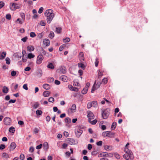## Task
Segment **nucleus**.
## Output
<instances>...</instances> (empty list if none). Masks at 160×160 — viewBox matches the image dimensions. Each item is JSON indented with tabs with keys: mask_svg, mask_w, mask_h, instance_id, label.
I'll return each mask as SVG.
<instances>
[{
	"mask_svg": "<svg viewBox=\"0 0 160 160\" xmlns=\"http://www.w3.org/2000/svg\"><path fill=\"white\" fill-rule=\"evenodd\" d=\"M115 157L116 158L118 159H119L120 158V155L117 153H116L115 154Z\"/></svg>",
	"mask_w": 160,
	"mask_h": 160,
	"instance_id": "obj_56",
	"label": "nucleus"
},
{
	"mask_svg": "<svg viewBox=\"0 0 160 160\" xmlns=\"http://www.w3.org/2000/svg\"><path fill=\"white\" fill-rule=\"evenodd\" d=\"M49 36L50 38H52L54 36V33L53 32H50Z\"/></svg>",
	"mask_w": 160,
	"mask_h": 160,
	"instance_id": "obj_42",
	"label": "nucleus"
},
{
	"mask_svg": "<svg viewBox=\"0 0 160 160\" xmlns=\"http://www.w3.org/2000/svg\"><path fill=\"white\" fill-rule=\"evenodd\" d=\"M42 113V112L40 110H37L36 111V114L37 115H40Z\"/></svg>",
	"mask_w": 160,
	"mask_h": 160,
	"instance_id": "obj_34",
	"label": "nucleus"
},
{
	"mask_svg": "<svg viewBox=\"0 0 160 160\" xmlns=\"http://www.w3.org/2000/svg\"><path fill=\"white\" fill-rule=\"evenodd\" d=\"M108 79L107 78H104L102 80V82L104 84H106L108 82Z\"/></svg>",
	"mask_w": 160,
	"mask_h": 160,
	"instance_id": "obj_36",
	"label": "nucleus"
},
{
	"mask_svg": "<svg viewBox=\"0 0 160 160\" xmlns=\"http://www.w3.org/2000/svg\"><path fill=\"white\" fill-rule=\"evenodd\" d=\"M62 30V28L60 27L56 28V31L58 33H60Z\"/></svg>",
	"mask_w": 160,
	"mask_h": 160,
	"instance_id": "obj_43",
	"label": "nucleus"
},
{
	"mask_svg": "<svg viewBox=\"0 0 160 160\" xmlns=\"http://www.w3.org/2000/svg\"><path fill=\"white\" fill-rule=\"evenodd\" d=\"M124 151L126 153H130V152H132V151L129 150L128 148V147H125L124 149Z\"/></svg>",
	"mask_w": 160,
	"mask_h": 160,
	"instance_id": "obj_33",
	"label": "nucleus"
},
{
	"mask_svg": "<svg viewBox=\"0 0 160 160\" xmlns=\"http://www.w3.org/2000/svg\"><path fill=\"white\" fill-rule=\"evenodd\" d=\"M94 84H95V86L96 87V88H99L101 84V83L100 82H98L96 84V82H95Z\"/></svg>",
	"mask_w": 160,
	"mask_h": 160,
	"instance_id": "obj_37",
	"label": "nucleus"
},
{
	"mask_svg": "<svg viewBox=\"0 0 160 160\" xmlns=\"http://www.w3.org/2000/svg\"><path fill=\"white\" fill-rule=\"evenodd\" d=\"M21 7V5L16 3L11 2L10 3V9L12 11H15L17 9L20 8Z\"/></svg>",
	"mask_w": 160,
	"mask_h": 160,
	"instance_id": "obj_2",
	"label": "nucleus"
},
{
	"mask_svg": "<svg viewBox=\"0 0 160 160\" xmlns=\"http://www.w3.org/2000/svg\"><path fill=\"white\" fill-rule=\"evenodd\" d=\"M40 24L42 26H45L46 25V23L44 21L42 20L40 22Z\"/></svg>",
	"mask_w": 160,
	"mask_h": 160,
	"instance_id": "obj_46",
	"label": "nucleus"
},
{
	"mask_svg": "<svg viewBox=\"0 0 160 160\" xmlns=\"http://www.w3.org/2000/svg\"><path fill=\"white\" fill-rule=\"evenodd\" d=\"M30 36L31 37L34 38L36 36V35L35 32H32L30 33Z\"/></svg>",
	"mask_w": 160,
	"mask_h": 160,
	"instance_id": "obj_47",
	"label": "nucleus"
},
{
	"mask_svg": "<svg viewBox=\"0 0 160 160\" xmlns=\"http://www.w3.org/2000/svg\"><path fill=\"white\" fill-rule=\"evenodd\" d=\"M16 74V72L15 71H12L11 72V75L12 76H14Z\"/></svg>",
	"mask_w": 160,
	"mask_h": 160,
	"instance_id": "obj_54",
	"label": "nucleus"
},
{
	"mask_svg": "<svg viewBox=\"0 0 160 160\" xmlns=\"http://www.w3.org/2000/svg\"><path fill=\"white\" fill-rule=\"evenodd\" d=\"M73 85L74 86H80V84L77 81H74L73 82Z\"/></svg>",
	"mask_w": 160,
	"mask_h": 160,
	"instance_id": "obj_39",
	"label": "nucleus"
},
{
	"mask_svg": "<svg viewBox=\"0 0 160 160\" xmlns=\"http://www.w3.org/2000/svg\"><path fill=\"white\" fill-rule=\"evenodd\" d=\"M97 89V88H96V87L95 86V84H94L92 89L91 92L93 93L94 92V91H95Z\"/></svg>",
	"mask_w": 160,
	"mask_h": 160,
	"instance_id": "obj_45",
	"label": "nucleus"
},
{
	"mask_svg": "<svg viewBox=\"0 0 160 160\" xmlns=\"http://www.w3.org/2000/svg\"><path fill=\"white\" fill-rule=\"evenodd\" d=\"M78 65L79 68H81L83 69H84L85 68V66L82 62L78 63Z\"/></svg>",
	"mask_w": 160,
	"mask_h": 160,
	"instance_id": "obj_21",
	"label": "nucleus"
},
{
	"mask_svg": "<svg viewBox=\"0 0 160 160\" xmlns=\"http://www.w3.org/2000/svg\"><path fill=\"white\" fill-rule=\"evenodd\" d=\"M39 104L38 102H36L34 105L33 107L36 109L39 107Z\"/></svg>",
	"mask_w": 160,
	"mask_h": 160,
	"instance_id": "obj_50",
	"label": "nucleus"
},
{
	"mask_svg": "<svg viewBox=\"0 0 160 160\" xmlns=\"http://www.w3.org/2000/svg\"><path fill=\"white\" fill-rule=\"evenodd\" d=\"M15 128L13 127H11L9 129V131L10 132L13 133L15 132Z\"/></svg>",
	"mask_w": 160,
	"mask_h": 160,
	"instance_id": "obj_26",
	"label": "nucleus"
},
{
	"mask_svg": "<svg viewBox=\"0 0 160 160\" xmlns=\"http://www.w3.org/2000/svg\"><path fill=\"white\" fill-rule=\"evenodd\" d=\"M6 54L5 52H3L0 56V59H3L5 57Z\"/></svg>",
	"mask_w": 160,
	"mask_h": 160,
	"instance_id": "obj_23",
	"label": "nucleus"
},
{
	"mask_svg": "<svg viewBox=\"0 0 160 160\" xmlns=\"http://www.w3.org/2000/svg\"><path fill=\"white\" fill-rule=\"evenodd\" d=\"M34 57L35 55L32 53H29L28 55V58L29 59H31L34 58Z\"/></svg>",
	"mask_w": 160,
	"mask_h": 160,
	"instance_id": "obj_30",
	"label": "nucleus"
},
{
	"mask_svg": "<svg viewBox=\"0 0 160 160\" xmlns=\"http://www.w3.org/2000/svg\"><path fill=\"white\" fill-rule=\"evenodd\" d=\"M91 120H89V122L92 125L95 124L97 122V120L96 119H94L93 120L91 121Z\"/></svg>",
	"mask_w": 160,
	"mask_h": 160,
	"instance_id": "obj_32",
	"label": "nucleus"
},
{
	"mask_svg": "<svg viewBox=\"0 0 160 160\" xmlns=\"http://www.w3.org/2000/svg\"><path fill=\"white\" fill-rule=\"evenodd\" d=\"M102 141H100L99 142H97L96 144L98 146H101L102 144Z\"/></svg>",
	"mask_w": 160,
	"mask_h": 160,
	"instance_id": "obj_59",
	"label": "nucleus"
},
{
	"mask_svg": "<svg viewBox=\"0 0 160 160\" xmlns=\"http://www.w3.org/2000/svg\"><path fill=\"white\" fill-rule=\"evenodd\" d=\"M104 148L106 150H110L112 149V147L111 146L105 145L104 146Z\"/></svg>",
	"mask_w": 160,
	"mask_h": 160,
	"instance_id": "obj_22",
	"label": "nucleus"
},
{
	"mask_svg": "<svg viewBox=\"0 0 160 160\" xmlns=\"http://www.w3.org/2000/svg\"><path fill=\"white\" fill-rule=\"evenodd\" d=\"M123 158L126 160H132L134 158V157L132 152L126 153L123 155Z\"/></svg>",
	"mask_w": 160,
	"mask_h": 160,
	"instance_id": "obj_4",
	"label": "nucleus"
},
{
	"mask_svg": "<svg viewBox=\"0 0 160 160\" xmlns=\"http://www.w3.org/2000/svg\"><path fill=\"white\" fill-rule=\"evenodd\" d=\"M24 155L23 154H21L20 156V159L21 160H23L24 159Z\"/></svg>",
	"mask_w": 160,
	"mask_h": 160,
	"instance_id": "obj_55",
	"label": "nucleus"
},
{
	"mask_svg": "<svg viewBox=\"0 0 160 160\" xmlns=\"http://www.w3.org/2000/svg\"><path fill=\"white\" fill-rule=\"evenodd\" d=\"M43 57L42 55L41 54H40L37 57V64L38 65H39L40 64H41L42 63V61L43 60Z\"/></svg>",
	"mask_w": 160,
	"mask_h": 160,
	"instance_id": "obj_5",
	"label": "nucleus"
},
{
	"mask_svg": "<svg viewBox=\"0 0 160 160\" xmlns=\"http://www.w3.org/2000/svg\"><path fill=\"white\" fill-rule=\"evenodd\" d=\"M43 145L44 147V149L47 150L48 148V144L47 142H44L43 143Z\"/></svg>",
	"mask_w": 160,
	"mask_h": 160,
	"instance_id": "obj_24",
	"label": "nucleus"
},
{
	"mask_svg": "<svg viewBox=\"0 0 160 160\" xmlns=\"http://www.w3.org/2000/svg\"><path fill=\"white\" fill-rule=\"evenodd\" d=\"M109 111L107 109L105 110L102 113V117L103 119H106L108 118L109 114Z\"/></svg>",
	"mask_w": 160,
	"mask_h": 160,
	"instance_id": "obj_6",
	"label": "nucleus"
},
{
	"mask_svg": "<svg viewBox=\"0 0 160 160\" xmlns=\"http://www.w3.org/2000/svg\"><path fill=\"white\" fill-rule=\"evenodd\" d=\"M45 16L47 17V21L48 23H50L53 19L54 14L52 9H48L46 10L44 13Z\"/></svg>",
	"mask_w": 160,
	"mask_h": 160,
	"instance_id": "obj_1",
	"label": "nucleus"
},
{
	"mask_svg": "<svg viewBox=\"0 0 160 160\" xmlns=\"http://www.w3.org/2000/svg\"><path fill=\"white\" fill-rule=\"evenodd\" d=\"M6 147V146L4 144H1L0 145V149L2 150L4 149Z\"/></svg>",
	"mask_w": 160,
	"mask_h": 160,
	"instance_id": "obj_52",
	"label": "nucleus"
},
{
	"mask_svg": "<svg viewBox=\"0 0 160 160\" xmlns=\"http://www.w3.org/2000/svg\"><path fill=\"white\" fill-rule=\"evenodd\" d=\"M66 47V45L65 44H62L60 46L59 48V51H62Z\"/></svg>",
	"mask_w": 160,
	"mask_h": 160,
	"instance_id": "obj_28",
	"label": "nucleus"
},
{
	"mask_svg": "<svg viewBox=\"0 0 160 160\" xmlns=\"http://www.w3.org/2000/svg\"><path fill=\"white\" fill-rule=\"evenodd\" d=\"M116 123L115 122H114L112 123V126H111V128L112 130H114L116 126Z\"/></svg>",
	"mask_w": 160,
	"mask_h": 160,
	"instance_id": "obj_31",
	"label": "nucleus"
},
{
	"mask_svg": "<svg viewBox=\"0 0 160 160\" xmlns=\"http://www.w3.org/2000/svg\"><path fill=\"white\" fill-rule=\"evenodd\" d=\"M28 39V38H27L26 37H24V38H22V39H21V40L23 42H25Z\"/></svg>",
	"mask_w": 160,
	"mask_h": 160,
	"instance_id": "obj_64",
	"label": "nucleus"
},
{
	"mask_svg": "<svg viewBox=\"0 0 160 160\" xmlns=\"http://www.w3.org/2000/svg\"><path fill=\"white\" fill-rule=\"evenodd\" d=\"M6 63L8 64H10V59L8 58H7L6 59Z\"/></svg>",
	"mask_w": 160,
	"mask_h": 160,
	"instance_id": "obj_51",
	"label": "nucleus"
},
{
	"mask_svg": "<svg viewBox=\"0 0 160 160\" xmlns=\"http://www.w3.org/2000/svg\"><path fill=\"white\" fill-rule=\"evenodd\" d=\"M16 22L19 23L20 24H22V21H21L19 18H18L16 21Z\"/></svg>",
	"mask_w": 160,
	"mask_h": 160,
	"instance_id": "obj_53",
	"label": "nucleus"
},
{
	"mask_svg": "<svg viewBox=\"0 0 160 160\" xmlns=\"http://www.w3.org/2000/svg\"><path fill=\"white\" fill-rule=\"evenodd\" d=\"M82 132V131L79 128H78L75 129V133L76 135L78 137H79L80 136Z\"/></svg>",
	"mask_w": 160,
	"mask_h": 160,
	"instance_id": "obj_9",
	"label": "nucleus"
},
{
	"mask_svg": "<svg viewBox=\"0 0 160 160\" xmlns=\"http://www.w3.org/2000/svg\"><path fill=\"white\" fill-rule=\"evenodd\" d=\"M99 59L96 58L95 59V64L96 67H98L99 63Z\"/></svg>",
	"mask_w": 160,
	"mask_h": 160,
	"instance_id": "obj_38",
	"label": "nucleus"
},
{
	"mask_svg": "<svg viewBox=\"0 0 160 160\" xmlns=\"http://www.w3.org/2000/svg\"><path fill=\"white\" fill-rule=\"evenodd\" d=\"M79 58L80 61L82 62L84 60V57L83 52H80L79 55Z\"/></svg>",
	"mask_w": 160,
	"mask_h": 160,
	"instance_id": "obj_14",
	"label": "nucleus"
},
{
	"mask_svg": "<svg viewBox=\"0 0 160 160\" xmlns=\"http://www.w3.org/2000/svg\"><path fill=\"white\" fill-rule=\"evenodd\" d=\"M34 151V148L32 147H30L29 149V151L31 152H33Z\"/></svg>",
	"mask_w": 160,
	"mask_h": 160,
	"instance_id": "obj_62",
	"label": "nucleus"
},
{
	"mask_svg": "<svg viewBox=\"0 0 160 160\" xmlns=\"http://www.w3.org/2000/svg\"><path fill=\"white\" fill-rule=\"evenodd\" d=\"M104 71L101 70H99L98 73V76L99 78H101L102 75H103V72Z\"/></svg>",
	"mask_w": 160,
	"mask_h": 160,
	"instance_id": "obj_27",
	"label": "nucleus"
},
{
	"mask_svg": "<svg viewBox=\"0 0 160 160\" xmlns=\"http://www.w3.org/2000/svg\"><path fill=\"white\" fill-rule=\"evenodd\" d=\"M4 5V2H3L1 1L0 2V9Z\"/></svg>",
	"mask_w": 160,
	"mask_h": 160,
	"instance_id": "obj_60",
	"label": "nucleus"
},
{
	"mask_svg": "<svg viewBox=\"0 0 160 160\" xmlns=\"http://www.w3.org/2000/svg\"><path fill=\"white\" fill-rule=\"evenodd\" d=\"M65 121L66 123H69L71 122V119L69 118H66L65 119Z\"/></svg>",
	"mask_w": 160,
	"mask_h": 160,
	"instance_id": "obj_29",
	"label": "nucleus"
},
{
	"mask_svg": "<svg viewBox=\"0 0 160 160\" xmlns=\"http://www.w3.org/2000/svg\"><path fill=\"white\" fill-rule=\"evenodd\" d=\"M92 106V102H88L87 105V107L88 108H90Z\"/></svg>",
	"mask_w": 160,
	"mask_h": 160,
	"instance_id": "obj_41",
	"label": "nucleus"
},
{
	"mask_svg": "<svg viewBox=\"0 0 160 160\" xmlns=\"http://www.w3.org/2000/svg\"><path fill=\"white\" fill-rule=\"evenodd\" d=\"M76 107L75 104H73L72 105L71 107L69 108L68 110V112L69 113H72L74 112L75 111Z\"/></svg>",
	"mask_w": 160,
	"mask_h": 160,
	"instance_id": "obj_10",
	"label": "nucleus"
},
{
	"mask_svg": "<svg viewBox=\"0 0 160 160\" xmlns=\"http://www.w3.org/2000/svg\"><path fill=\"white\" fill-rule=\"evenodd\" d=\"M54 100V98L52 97H50L48 99V101L51 102H53Z\"/></svg>",
	"mask_w": 160,
	"mask_h": 160,
	"instance_id": "obj_49",
	"label": "nucleus"
},
{
	"mask_svg": "<svg viewBox=\"0 0 160 160\" xmlns=\"http://www.w3.org/2000/svg\"><path fill=\"white\" fill-rule=\"evenodd\" d=\"M87 117L89 119V120L93 119L94 118V116L92 112L90 111L87 112Z\"/></svg>",
	"mask_w": 160,
	"mask_h": 160,
	"instance_id": "obj_8",
	"label": "nucleus"
},
{
	"mask_svg": "<svg viewBox=\"0 0 160 160\" xmlns=\"http://www.w3.org/2000/svg\"><path fill=\"white\" fill-rule=\"evenodd\" d=\"M50 92L49 91H46L43 92L42 95L45 97H48L50 95Z\"/></svg>",
	"mask_w": 160,
	"mask_h": 160,
	"instance_id": "obj_20",
	"label": "nucleus"
},
{
	"mask_svg": "<svg viewBox=\"0 0 160 160\" xmlns=\"http://www.w3.org/2000/svg\"><path fill=\"white\" fill-rule=\"evenodd\" d=\"M88 89L87 88H84L83 90L82 91V93L83 94H86L87 92Z\"/></svg>",
	"mask_w": 160,
	"mask_h": 160,
	"instance_id": "obj_35",
	"label": "nucleus"
},
{
	"mask_svg": "<svg viewBox=\"0 0 160 160\" xmlns=\"http://www.w3.org/2000/svg\"><path fill=\"white\" fill-rule=\"evenodd\" d=\"M27 50L29 52H32L34 50V48L32 45L28 46L27 47Z\"/></svg>",
	"mask_w": 160,
	"mask_h": 160,
	"instance_id": "obj_17",
	"label": "nucleus"
},
{
	"mask_svg": "<svg viewBox=\"0 0 160 160\" xmlns=\"http://www.w3.org/2000/svg\"><path fill=\"white\" fill-rule=\"evenodd\" d=\"M11 119L9 117H5L3 119L4 123L6 125H9L11 122Z\"/></svg>",
	"mask_w": 160,
	"mask_h": 160,
	"instance_id": "obj_7",
	"label": "nucleus"
},
{
	"mask_svg": "<svg viewBox=\"0 0 160 160\" xmlns=\"http://www.w3.org/2000/svg\"><path fill=\"white\" fill-rule=\"evenodd\" d=\"M60 79L64 82H67L68 80V77L65 75H62L60 77Z\"/></svg>",
	"mask_w": 160,
	"mask_h": 160,
	"instance_id": "obj_15",
	"label": "nucleus"
},
{
	"mask_svg": "<svg viewBox=\"0 0 160 160\" xmlns=\"http://www.w3.org/2000/svg\"><path fill=\"white\" fill-rule=\"evenodd\" d=\"M47 67L51 69H53L54 68V67L52 63H49L47 66Z\"/></svg>",
	"mask_w": 160,
	"mask_h": 160,
	"instance_id": "obj_25",
	"label": "nucleus"
},
{
	"mask_svg": "<svg viewBox=\"0 0 160 160\" xmlns=\"http://www.w3.org/2000/svg\"><path fill=\"white\" fill-rule=\"evenodd\" d=\"M63 42H68L70 41V39L68 38H66L63 40Z\"/></svg>",
	"mask_w": 160,
	"mask_h": 160,
	"instance_id": "obj_40",
	"label": "nucleus"
},
{
	"mask_svg": "<svg viewBox=\"0 0 160 160\" xmlns=\"http://www.w3.org/2000/svg\"><path fill=\"white\" fill-rule=\"evenodd\" d=\"M8 88L6 86H4L2 88V91L4 93H7L8 91Z\"/></svg>",
	"mask_w": 160,
	"mask_h": 160,
	"instance_id": "obj_19",
	"label": "nucleus"
},
{
	"mask_svg": "<svg viewBox=\"0 0 160 160\" xmlns=\"http://www.w3.org/2000/svg\"><path fill=\"white\" fill-rule=\"evenodd\" d=\"M43 43L45 46H48L50 45V41L48 39H45L43 41Z\"/></svg>",
	"mask_w": 160,
	"mask_h": 160,
	"instance_id": "obj_16",
	"label": "nucleus"
},
{
	"mask_svg": "<svg viewBox=\"0 0 160 160\" xmlns=\"http://www.w3.org/2000/svg\"><path fill=\"white\" fill-rule=\"evenodd\" d=\"M42 87L46 90H48L50 88V86L48 84H44L43 85Z\"/></svg>",
	"mask_w": 160,
	"mask_h": 160,
	"instance_id": "obj_18",
	"label": "nucleus"
},
{
	"mask_svg": "<svg viewBox=\"0 0 160 160\" xmlns=\"http://www.w3.org/2000/svg\"><path fill=\"white\" fill-rule=\"evenodd\" d=\"M92 106L94 107H96L97 106L98 103L96 101H93L92 102Z\"/></svg>",
	"mask_w": 160,
	"mask_h": 160,
	"instance_id": "obj_44",
	"label": "nucleus"
},
{
	"mask_svg": "<svg viewBox=\"0 0 160 160\" xmlns=\"http://www.w3.org/2000/svg\"><path fill=\"white\" fill-rule=\"evenodd\" d=\"M42 144H40L37 146L36 147V148L37 149H40L42 148Z\"/></svg>",
	"mask_w": 160,
	"mask_h": 160,
	"instance_id": "obj_63",
	"label": "nucleus"
},
{
	"mask_svg": "<svg viewBox=\"0 0 160 160\" xmlns=\"http://www.w3.org/2000/svg\"><path fill=\"white\" fill-rule=\"evenodd\" d=\"M23 88L26 90H27L28 89L27 84H24L23 86Z\"/></svg>",
	"mask_w": 160,
	"mask_h": 160,
	"instance_id": "obj_61",
	"label": "nucleus"
},
{
	"mask_svg": "<svg viewBox=\"0 0 160 160\" xmlns=\"http://www.w3.org/2000/svg\"><path fill=\"white\" fill-rule=\"evenodd\" d=\"M16 147V145L14 142H12L9 147V151H10L14 150Z\"/></svg>",
	"mask_w": 160,
	"mask_h": 160,
	"instance_id": "obj_11",
	"label": "nucleus"
},
{
	"mask_svg": "<svg viewBox=\"0 0 160 160\" xmlns=\"http://www.w3.org/2000/svg\"><path fill=\"white\" fill-rule=\"evenodd\" d=\"M102 135L104 137H108L109 138H114L115 133L110 131H108L103 132Z\"/></svg>",
	"mask_w": 160,
	"mask_h": 160,
	"instance_id": "obj_3",
	"label": "nucleus"
},
{
	"mask_svg": "<svg viewBox=\"0 0 160 160\" xmlns=\"http://www.w3.org/2000/svg\"><path fill=\"white\" fill-rule=\"evenodd\" d=\"M67 141L70 145L74 144L76 142L75 140L73 138H68L67 139Z\"/></svg>",
	"mask_w": 160,
	"mask_h": 160,
	"instance_id": "obj_12",
	"label": "nucleus"
},
{
	"mask_svg": "<svg viewBox=\"0 0 160 160\" xmlns=\"http://www.w3.org/2000/svg\"><path fill=\"white\" fill-rule=\"evenodd\" d=\"M68 87L71 91L75 92H78V89L77 88L73 87L71 85H68Z\"/></svg>",
	"mask_w": 160,
	"mask_h": 160,
	"instance_id": "obj_13",
	"label": "nucleus"
},
{
	"mask_svg": "<svg viewBox=\"0 0 160 160\" xmlns=\"http://www.w3.org/2000/svg\"><path fill=\"white\" fill-rule=\"evenodd\" d=\"M6 19L8 20H10L11 18V16L10 14H7L6 16Z\"/></svg>",
	"mask_w": 160,
	"mask_h": 160,
	"instance_id": "obj_48",
	"label": "nucleus"
},
{
	"mask_svg": "<svg viewBox=\"0 0 160 160\" xmlns=\"http://www.w3.org/2000/svg\"><path fill=\"white\" fill-rule=\"evenodd\" d=\"M68 146V144H67L66 143H64L62 144V148H63V149H66V148Z\"/></svg>",
	"mask_w": 160,
	"mask_h": 160,
	"instance_id": "obj_57",
	"label": "nucleus"
},
{
	"mask_svg": "<svg viewBox=\"0 0 160 160\" xmlns=\"http://www.w3.org/2000/svg\"><path fill=\"white\" fill-rule=\"evenodd\" d=\"M43 8L42 7H41L39 8V10L38 11V13H41L42 12V11H43Z\"/></svg>",
	"mask_w": 160,
	"mask_h": 160,
	"instance_id": "obj_58",
	"label": "nucleus"
}]
</instances>
